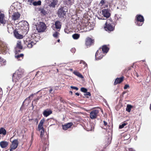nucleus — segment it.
I'll return each instance as SVG.
<instances>
[{
    "instance_id": "50",
    "label": "nucleus",
    "mask_w": 151,
    "mask_h": 151,
    "mask_svg": "<svg viewBox=\"0 0 151 151\" xmlns=\"http://www.w3.org/2000/svg\"><path fill=\"white\" fill-rule=\"evenodd\" d=\"M129 86L128 85L126 84L124 86V89H127L128 88H129Z\"/></svg>"
},
{
    "instance_id": "46",
    "label": "nucleus",
    "mask_w": 151,
    "mask_h": 151,
    "mask_svg": "<svg viewBox=\"0 0 151 151\" xmlns=\"http://www.w3.org/2000/svg\"><path fill=\"white\" fill-rule=\"evenodd\" d=\"M33 94H32L29 96V97H28L27 98H26L25 99V101L26 100H30V98H32V99L33 98Z\"/></svg>"
},
{
    "instance_id": "19",
    "label": "nucleus",
    "mask_w": 151,
    "mask_h": 151,
    "mask_svg": "<svg viewBox=\"0 0 151 151\" xmlns=\"http://www.w3.org/2000/svg\"><path fill=\"white\" fill-rule=\"evenodd\" d=\"M42 77V76L41 74V73L38 71L37 72L34 78L36 79L37 81H40L41 80Z\"/></svg>"
},
{
    "instance_id": "40",
    "label": "nucleus",
    "mask_w": 151,
    "mask_h": 151,
    "mask_svg": "<svg viewBox=\"0 0 151 151\" xmlns=\"http://www.w3.org/2000/svg\"><path fill=\"white\" fill-rule=\"evenodd\" d=\"M81 91L82 92L85 93L87 91V90L86 88H85L82 87L81 88Z\"/></svg>"
},
{
    "instance_id": "48",
    "label": "nucleus",
    "mask_w": 151,
    "mask_h": 151,
    "mask_svg": "<svg viewBox=\"0 0 151 151\" xmlns=\"http://www.w3.org/2000/svg\"><path fill=\"white\" fill-rule=\"evenodd\" d=\"M60 101L61 102H62L63 103H65V101L62 98H60Z\"/></svg>"
},
{
    "instance_id": "26",
    "label": "nucleus",
    "mask_w": 151,
    "mask_h": 151,
    "mask_svg": "<svg viewBox=\"0 0 151 151\" xmlns=\"http://www.w3.org/2000/svg\"><path fill=\"white\" fill-rule=\"evenodd\" d=\"M15 57L18 60H21L23 59L24 55L23 54H21L17 55H15Z\"/></svg>"
},
{
    "instance_id": "55",
    "label": "nucleus",
    "mask_w": 151,
    "mask_h": 151,
    "mask_svg": "<svg viewBox=\"0 0 151 151\" xmlns=\"http://www.w3.org/2000/svg\"><path fill=\"white\" fill-rule=\"evenodd\" d=\"M104 123V125L105 126H106L107 125V123L105 122V121H103Z\"/></svg>"
},
{
    "instance_id": "29",
    "label": "nucleus",
    "mask_w": 151,
    "mask_h": 151,
    "mask_svg": "<svg viewBox=\"0 0 151 151\" xmlns=\"http://www.w3.org/2000/svg\"><path fill=\"white\" fill-rule=\"evenodd\" d=\"M63 2L68 5H71L73 3V0H63Z\"/></svg>"
},
{
    "instance_id": "15",
    "label": "nucleus",
    "mask_w": 151,
    "mask_h": 151,
    "mask_svg": "<svg viewBox=\"0 0 151 151\" xmlns=\"http://www.w3.org/2000/svg\"><path fill=\"white\" fill-rule=\"evenodd\" d=\"M7 47L5 45H2L1 46H0V49L1 50V53H2L4 54V53H6V52H7Z\"/></svg>"
},
{
    "instance_id": "6",
    "label": "nucleus",
    "mask_w": 151,
    "mask_h": 151,
    "mask_svg": "<svg viewBox=\"0 0 151 151\" xmlns=\"http://www.w3.org/2000/svg\"><path fill=\"white\" fill-rule=\"evenodd\" d=\"M24 42L25 45L29 48H32L33 46L36 43L35 40L30 39L29 38L26 39L24 41Z\"/></svg>"
},
{
    "instance_id": "23",
    "label": "nucleus",
    "mask_w": 151,
    "mask_h": 151,
    "mask_svg": "<svg viewBox=\"0 0 151 151\" xmlns=\"http://www.w3.org/2000/svg\"><path fill=\"white\" fill-rule=\"evenodd\" d=\"M115 19L116 20V22L119 21L120 22L122 21V15L118 14H115Z\"/></svg>"
},
{
    "instance_id": "3",
    "label": "nucleus",
    "mask_w": 151,
    "mask_h": 151,
    "mask_svg": "<svg viewBox=\"0 0 151 151\" xmlns=\"http://www.w3.org/2000/svg\"><path fill=\"white\" fill-rule=\"evenodd\" d=\"M68 9L62 6L58 10L57 14L58 17L61 18H63L66 16V13L68 12Z\"/></svg>"
},
{
    "instance_id": "32",
    "label": "nucleus",
    "mask_w": 151,
    "mask_h": 151,
    "mask_svg": "<svg viewBox=\"0 0 151 151\" xmlns=\"http://www.w3.org/2000/svg\"><path fill=\"white\" fill-rule=\"evenodd\" d=\"M132 107V106L130 104H127V106L126 110L129 112L131 111V109Z\"/></svg>"
},
{
    "instance_id": "42",
    "label": "nucleus",
    "mask_w": 151,
    "mask_h": 151,
    "mask_svg": "<svg viewBox=\"0 0 151 151\" xmlns=\"http://www.w3.org/2000/svg\"><path fill=\"white\" fill-rule=\"evenodd\" d=\"M40 131V137H43L44 135V129L41 130V131Z\"/></svg>"
},
{
    "instance_id": "56",
    "label": "nucleus",
    "mask_w": 151,
    "mask_h": 151,
    "mask_svg": "<svg viewBox=\"0 0 151 151\" xmlns=\"http://www.w3.org/2000/svg\"><path fill=\"white\" fill-rule=\"evenodd\" d=\"M33 0H28V1L30 2V3H32Z\"/></svg>"
},
{
    "instance_id": "30",
    "label": "nucleus",
    "mask_w": 151,
    "mask_h": 151,
    "mask_svg": "<svg viewBox=\"0 0 151 151\" xmlns=\"http://www.w3.org/2000/svg\"><path fill=\"white\" fill-rule=\"evenodd\" d=\"M0 134H3L4 135L6 134V131L5 129L3 127H1L0 128Z\"/></svg>"
},
{
    "instance_id": "5",
    "label": "nucleus",
    "mask_w": 151,
    "mask_h": 151,
    "mask_svg": "<svg viewBox=\"0 0 151 151\" xmlns=\"http://www.w3.org/2000/svg\"><path fill=\"white\" fill-rule=\"evenodd\" d=\"M46 28V25L42 22H39L36 26V29L39 32H44Z\"/></svg>"
},
{
    "instance_id": "60",
    "label": "nucleus",
    "mask_w": 151,
    "mask_h": 151,
    "mask_svg": "<svg viewBox=\"0 0 151 151\" xmlns=\"http://www.w3.org/2000/svg\"><path fill=\"white\" fill-rule=\"evenodd\" d=\"M135 76H136L137 77H138L139 76L138 74L136 72V73H135Z\"/></svg>"
},
{
    "instance_id": "25",
    "label": "nucleus",
    "mask_w": 151,
    "mask_h": 151,
    "mask_svg": "<svg viewBox=\"0 0 151 151\" xmlns=\"http://www.w3.org/2000/svg\"><path fill=\"white\" fill-rule=\"evenodd\" d=\"M73 73L74 75L80 78H83V75L77 71H74Z\"/></svg>"
},
{
    "instance_id": "61",
    "label": "nucleus",
    "mask_w": 151,
    "mask_h": 151,
    "mask_svg": "<svg viewBox=\"0 0 151 151\" xmlns=\"http://www.w3.org/2000/svg\"><path fill=\"white\" fill-rule=\"evenodd\" d=\"M75 94L76 95H77L78 96H79L80 95L79 93H75Z\"/></svg>"
},
{
    "instance_id": "4",
    "label": "nucleus",
    "mask_w": 151,
    "mask_h": 151,
    "mask_svg": "<svg viewBox=\"0 0 151 151\" xmlns=\"http://www.w3.org/2000/svg\"><path fill=\"white\" fill-rule=\"evenodd\" d=\"M135 19V23L138 26H142L144 23V18L141 14H137L136 16Z\"/></svg>"
},
{
    "instance_id": "45",
    "label": "nucleus",
    "mask_w": 151,
    "mask_h": 151,
    "mask_svg": "<svg viewBox=\"0 0 151 151\" xmlns=\"http://www.w3.org/2000/svg\"><path fill=\"white\" fill-rule=\"evenodd\" d=\"M29 123H30V124H33L35 123L34 119H29Z\"/></svg>"
},
{
    "instance_id": "28",
    "label": "nucleus",
    "mask_w": 151,
    "mask_h": 151,
    "mask_svg": "<svg viewBox=\"0 0 151 151\" xmlns=\"http://www.w3.org/2000/svg\"><path fill=\"white\" fill-rule=\"evenodd\" d=\"M4 17V14L2 13L0 14V22L1 23L4 24H5V22L3 21Z\"/></svg>"
},
{
    "instance_id": "1",
    "label": "nucleus",
    "mask_w": 151,
    "mask_h": 151,
    "mask_svg": "<svg viewBox=\"0 0 151 151\" xmlns=\"http://www.w3.org/2000/svg\"><path fill=\"white\" fill-rule=\"evenodd\" d=\"M115 25L111 19L107 20L104 26L105 30L109 32L113 31L115 29Z\"/></svg>"
},
{
    "instance_id": "14",
    "label": "nucleus",
    "mask_w": 151,
    "mask_h": 151,
    "mask_svg": "<svg viewBox=\"0 0 151 151\" xmlns=\"http://www.w3.org/2000/svg\"><path fill=\"white\" fill-rule=\"evenodd\" d=\"M124 79V77L123 76H122L120 78H116L114 83V85H116L118 84H119L122 82Z\"/></svg>"
},
{
    "instance_id": "34",
    "label": "nucleus",
    "mask_w": 151,
    "mask_h": 151,
    "mask_svg": "<svg viewBox=\"0 0 151 151\" xmlns=\"http://www.w3.org/2000/svg\"><path fill=\"white\" fill-rule=\"evenodd\" d=\"M4 60L0 57V66L4 65Z\"/></svg>"
},
{
    "instance_id": "17",
    "label": "nucleus",
    "mask_w": 151,
    "mask_h": 151,
    "mask_svg": "<svg viewBox=\"0 0 151 151\" xmlns=\"http://www.w3.org/2000/svg\"><path fill=\"white\" fill-rule=\"evenodd\" d=\"M13 24H8L7 25V28L8 29V31L9 33L12 34V32H14V29L13 27Z\"/></svg>"
},
{
    "instance_id": "59",
    "label": "nucleus",
    "mask_w": 151,
    "mask_h": 151,
    "mask_svg": "<svg viewBox=\"0 0 151 151\" xmlns=\"http://www.w3.org/2000/svg\"><path fill=\"white\" fill-rule=\"evenodd\" d=\"M52 90H53V89L52 88L50 89V90H49L50 93H51V92L52 91Z\"/></svg>"
},
{
    "instance_id": "53",
    "label": "nucleus",
    "mask_w": 151,
    "mask_h": 151,
    "mask_svg": "<svg viewBox=\"0 0 151 151\" xmlns=\"http://www.w3.org/2000/svg\"><path fill=\"white\" fill-rule=\"evenodd\" d=\"M34 123H36L37 124L38 122V119L37 118L36 119H34Z\"/></svg>"
},
{
    "instance_id": "27",
    "label": "nucleus",
    "mask_w": 151,
    "mask_h": 151,
    "mask_svg": "<svg viewBox=\"0 0 151 151\" xmlns=\"http://www.w3.org/2000/svg\"><path fill=\"white\" fill-rule=\"evenodd\" d=\"M58 2V0H53L50 4V6L53 8L55 7V6L57 5Z\"/></svg>"
},
{
    "instance_id": "20",
    "label": "nucleus",
    "mask_w": 151,
    "mask_h": 151,
    "mask_svg": "<svg viewBox=\"0 0 151 151\" xmlns=\"http://www.w3.org/2000/svg\"><path fill=\"white\" fill-rule=\"evenodd\" d=\"M73 123L72 122L68 123L67 124L62 126L63 129V130H66L68 128H70L72 125Z\"/></svg>"
},
{
    "instance_id": "52",
    "label": "nucleus",
    "mask_w": 151,
    "mask_h": 151,
    "mask_svg": "<svg viewBox=\"0 0 151 151\" xmlns=\"http://www.w3.org/2000/svg\"><path fill=\"white\" fill-rule=\"evenodd\" d=\"M40 98V97L39 96H38L37 97L36 99H35L34 100V101H35L36 102H37L38 100Z\"/></svg>"
},
{
    "instance_id": "16",
    "label": "nucleus",
    "mask_w": 151,
    "mask_h": 151,
    "mask_svg": "<svg viewBox=\"0 0 151 151\" xmlns=\"http://www.w3.org/2000/svg\"><path fill=\"white\" fill-rule=\"evenodd\" d=\"M23 48V47L22 45L21 42L20 41H18L16 47L15 48V50L16 51L18 52H20V50H18V49H22Z\"/></svg>"
},
{
    "instance_id": "43",
    "label": "nucleus",
    "mask_w": 151,
    "mask_h": 151,
    "mask_svg": "<svg viewBox=\"0 0 151 151\" xmlns=\"http://www.w3.org/2000/svg\"><path fill=\"white\" fill-rule=\"evenodd\" d=\"M105 3V0H101L99 3V5H100L101 6H102Z\"/></svg>"
},
{
    "instance_id": "7",
    "label": "nucleus",
    "mask_w": 151,
    "mask_h": 151,
    "mask_svg": "<svg viewBox=\"0 0 151 151\" xmlns=\"http://www.w3.org/2000/svg\"><path fill=\"white\" fill-rule=\"evenodd\" d=\"M12 137H11L10 139V141L12 142V144L10 147V151H13V150L15 149L17 147L19 144V142L18 139H15L12 141H11V139Z\"/></svg>"
},
{
    "instance_id": "54",
    "label": "nucleus",
    "mask_w": 151,
    "mask_h": 151,
    "mask_svg": "<svg viewBox=\"0 0 151 151\" xmlns=\"http://www.w3.org/2000/svg\"><path fill=\"white\" fill-rule=\"evenodd\" d=\"M65 33H68V29H65Z\"/></svg>"
},
{
    "instance_id": "31",
    "label": "nucleus",
    "mask_w": 151,
    "mask_h": 151,
    "mask_svg": "<svg viewBox=\"0 0 151 151\" xmlns=\"http://www.w3.org/2000/svg\"><path fill=\"white\" fill-rule=\"evenodd\" d=\"M80 37V34L77 33H75L72 35V37L75 40L78 39Z\"/></svg>"
},
{
    "instance_id": "44",
    "label": "nucleus",
    "mask_w": 151,
    "mask_h": 151,
    "mask_svg": "<svg viewBox=\"0 0 151 151\" xmlns=\"http://www.w3.org/2000/svg\"><path fill=\"white\" fill-rule=\"evenodd\" d=\"M29 123H30V124H33L35 123L34 119H29Z\"/></svg>"
},
{
    "instance_id": "39",
    "label": "nucleus",
    "mask_w": 151,
    "mask_h": 151,
    "mask_svg": "<svg viewBox=\"0 0 151 151\" xmlns=\"http://www.w3.org/2000/svg\"><path fill=\"white\" fill-rule=\"evenodd\" d=\"M86 93L84 94V95L87 98H88V97L87 96H91V94L89 92H88L86 91V92H85Z\"/></svg>"
},
{
    "instance_id": "33",
    "label": "nucleus",
    "mask_w": 151,
    "mask_h": 151,
    "mask_svg": "<svg viewBox=\"0 0 151 151\" xmlns=\"http://www.w3.org/2000/svg\"><path fill=\"white\" fill-rule=\"evenodd\" d=\"M41 2L40 1H34L33 3V4L34 6H39L41 5Z\"/></svg>"
},
{
    "instance_id": "35",
    "label": "nucleus",
    "mask_w": 151,
    "mask_h": 151,
    "mask_svg": "<svg viewBox=\"0 0 151 151\" xmlns=\"http://www.w3.org/2000/svg\"><path fill=\"white\" fill-rule=\"evenodd\" d=\"M128 123H123V124H122L121 125H120L119 127V129H121L123 128L126 125H127V124Z\"/></svg>"
},
{
    "instance_id": "58",
    "label": "nucleus",
    "mask_w": 151,
    "mask_h": 151,
    "mask_svg": "<svg viewBox=\"0 0 151 151\" xmlns=\"http://www.w3.org/2000/svg\"><path fill=\"white\" fill-rule=\"evenodd\" d=\"M131 67H129L127 68V71H129V70H130L131 69Z\"/></svg>"
},
{
    "instance_id": "18",
    "label": "nucleus",
    "mask_w": 151,
    "mask_h": 151,
    "mask_svg": "<svg viewBox=\"0 0 151 151\" xmlns=\"http://www.w3.org/2000/svg\"><path fill=\"white\" fill-rule=\"evenodd\" d=\"M8 144L9 143L7 141H3L0 142V146L2 148H5L8 145Z\"/></svg>"
},
{
    "instance_id": "49",
    "label": "nucleus",
    "mask_w": 151,
    "mask_h": 151,
    "mask_svg": "<svg viewBox=\"0 0 151 151\" xmlns=\"http://www.w3.org/2000/svg\"><path fill=\"white\" fill-rule=\"evenodd\" d=\"M82 63L83 65H87L86 63L83 60H81L80 61V63L81 64Z\"/></svg>"
},
{
    "instance_id": "21",
    "label": "nucleus",
    "mask_w": 151,
    "mask_h": 151,
    "mask_svg": "<svg viewBox=\"0 0 151 151\" xmlns=\"http://www.w3.org/2000/svg\"><path fill=\"white\" fill-rule=\"evenodd\" d=\"M109 50V48L106 45H104L102 46L101 51L103 54L106 53Z\"/></svg>"
},
{
    "instance_id": "64",
    "label": "nucleus",
    "mask_w": 151,
    "mask_h": 151,
    "mask_svg": "<svg viewBox=\"0 0 151 151\" xmlns=\"http://www.w3.org/2000/svg\"><path fill=\"white\" fill-rule=\"evenodd\" d=\"M98 17L99 19H103L102 18H103V17H102L101 18L100 17Z\"/></svg>"
},
{
    "instance_id": "13",
    "label": "nucleus",
    "mask_w": 151,
    "mask_h": 151,
    "mask_svg": "<svg viewBox=\"0 0 151 151\" xmlns=\"http://www.w3.org/2000/svg\"><path fill=\"white\" fill-rule=\"evenodd\" d=\"M94 42L93 40L91 38L88 37L86 39L85 44L87 46H90Z\"/></svg>"
},
{
    "instance_id": "2",
    "label": "nucleus",
    "mask_w": 151,
    "mask_h": 151,
    "mask_svg": "<svg viewBox=\"0 0 151 151\" xmlns=\"http://www.w3.org/2000/svg\"><path fill=\"white\" fill-rule=\"evenodd\" d=\"M23 75V72L19 70L16 71L14 73L12 76V81L14 82H16L20 80Z\"/></svg>"
},
{
    "instance_id": "10",
    "label": "nucleus",
    "mask_w": 151,
    "mask_h": 151,
    "mask_svg": "<svg viewBox=\"0 0 151 151\" xmlns=\"http://www.w3.org/2000/svg\"><path fill=\"white\" fill-rule=\"evenodd\" d=\"M14 34L15 37L18 39H21L23 37V36L20 33L18 29L14 30Z\"/></svg>"
},
{
    "instance_id": "24",
    "label": "nucleus",
    "mask_w": 151,
    "mask_h": 151,
    "mask_svg": "<svg viewBox=\"0 0 151 151\" xmlns=\"http://www.w3.org/2000/svg\"><path fill=\"white\" fill-rule=\"evenodd\" d=\"M52 112L51 110H49L48 111L45 110L43 112V114L45 117H47L51 114Z\"/></svg>"
},
{
    "instance_id": "9",
    "label": "nucleus",
    "mask_w": 151,
    "mask_h": 151,
    "mask_svg": "<svg viewBox=\"0 0 151 151\" xmlns=\"http://www.w3.org/2000/svg\"><path fill=\"white\" fill-rule=\"evenodd\" d=\"M103 52L101 50V48H100L96 52L95 54V58L96 60H98L102 58L104 55Z\"/></svg>"
},
{
    "instance_id": "12",
    "label": "nucleus",
    "mask_w": 151,
    "mask_h": 151,
    "mask_svg": "<svg viewBox=\"0 0 151 151\" xmlns=\"http://www.w3.org/2000/svg\"><path fill=\"white\" fill-rule=\"evenodd\" d=\"M102 12V14L104 17L108 18L110 16V14L108 9H104Z\"/></svg>"
},
{
    "instance_id": "8",
    "label": "nucleus",
    "mask_w": 151,
    "mask_h": 151,
    "mask_svg": "<svg viewBox=\"0 0 151 151\" xmlns=\"http://www.w3.org/2000/svg\"><path fill=\"white\" fill-rule=\"evenodd\" d=\"M99 111L97 109L92 110L90 113V117L91 119H96L98 116Z\"/></svg>"
},
{
    "instance_id": "62",
    "label": "nucleus",
    "mask_w": 151,
    "mask_h": 151,
    "mask_svg": "<svg viewBox=\"0 0 151 151\" xmlns=\"http://www.w3.org/2000/svg\"><path fill=\"white\" fill-rule=\"evenodd\" d=\"M129 151H134L132 149L130 148L129 149Z\"/></svg>"
},
{
    "instance_id": "37",
    "label": "nucleus",
    "mask_w": 151,
    "mask_h": 151,
    "mask_svg": "<svg viewBox=\"0 0 151 151\" xmlns=\"http://www.w3.org/2000/svg\"><path fill=\"white\" fill-rule=\"evenodd\" d=\"M60 34V33L57 32H55L53 34V36L55 38H58V35Z\"/></svg>"
},
{
    "instance_id": "36",
    "label": "nucleus",
    "mask_w": 151,
    "mask_h": 151,
    "mask_svg": "<svg viewBox=\"0 0 151 151\" xmlns=\"http://www.w3.org/2000/svg\"><path fill=\"white\" fill-rule=\"evenodd\" d=\"M41 13L43 15H45L47 14V12L43 9H41Z\"/></svg>"
},
{
    "instance_id": "47",
    "label": "nucleus",
    "mask_w": 151,
    "mask_h": 151,
    "mask_svg": "<svg viewBox=\"0 0 151 151\" xmlns=\"http://www.w3.org/2000/svg\"><path fill=\"white\" fill-rule=\"evenodd\" d=\"M70 88L72 89L76 90H78V88H77V87L73 86H70Z\"/></svg>"
},
{
    "instance_id": "11",
    "label": "nucleus",
    "mask_w": 151,
    "mask_h": 151,
    "mask_svg": "<svg viewBox=\"0 0 151 151\" xmlns=\"http://www.w3.org/2000/svg\"><path fill=\"white\" fill-rule=\"evenodd\" d=\"M20 16V14L18 12H14L12 16V19L14 21L18 20Z\"/></svg>"
},
{
    "instance_id": "63",
    "label": "nucleus",
    "mask_w": 151,
    "mask_h": 151,
    "mask_svg": "<svg viewBox=\"0 0 151 151\" xmlns=\"http://www.w3.org/2000/svg\"><path fill=\"white\" fill-rule=\"evenodd\" d=\"M70 93L71 94V95H73V92L71 91H69Z\"/></svg>"
},
{
    "instance_id": "51",
    "label": "nucleus",
    "mask_w": 151,
    "mask_h": 151,
    "mask_svg": "<svg viewBox=\"0 0 151 151\" xmlns=\"http://www.w3.org/2000/svg\"><path fill=\"white\" fill-rule=\"evenodd\" d=\"M33 137H34V133L33 132H32L31 134V141H32L33 139Z\"/></svg>"
},
{
    "instance_id": "22",
    "label": "nucleus",
    "mask_w": 151,
    "mask_h": 151,
    "mask_svg": "<svg viewBox=\"0 0 151 151\" xmlns=\"http://www.w3.org/2000/svg\"><path fill=\"white\" fill-rule=\"evenodd\" d=\"M55 28L57 29H60L61 27V24L59 21H56L55 23Z\"/></svg>"
},
{
    "instance_id": "38",
    "label": "nucleus",
    "mask_w": 151,
    "mask_h": 151,
    "mask_svg": "<svg viewBox=\"0 0 151 151\" xmlns=\"http://www.w3.org/2000/svg\"><path fill=\"white\" fill-rule=\"evenodd\" d=\"M38 129L39 131H40L41 130L44 129L43 125H41L40 124L38 125Z\"/></svg>"
},
{
    "instance_id": "41",
    "label": "nucleus",
    "mask_w": 151,
    "mask_h": 151,
    "mask_svg": "<svg viewBox=\"0 0 151 151\" xmlns=\"http://www.w3.org/2000/svg\"><path fill=\"white\" fill-rule=\"evenodd\" d=\"M45 119L44 118L42 119L41 120L39 124L43 126V124L44 122H45Z\"/></svg>"
},
{
    "instance_id": "57",
    "label": "nucleus",
    "mask_w": 151,
    "mask_h": 151,
    "mask_svg": "<svg viewBox=\"0 0 151 151\" xmlns=\"http://www.w3.org/2000/svg\"><path fill=\"white\" fill-rule=\"evenodd\" d=\"M75 50H76L75 49H73V48H72L71 50V51H72V52H74Z\"/></svg>"
}]
</instances>
